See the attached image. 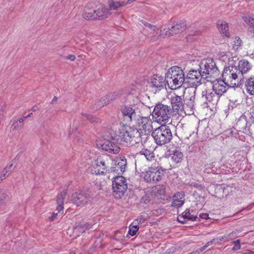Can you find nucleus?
<instances>
[{
  "label": "nucleus",
  "instance_id": "dca6fc26",
  "mask_svg": "<svg viewBox=\"0 0 254 254\" xmlns=\"http://www.w3.org/2000/svg\"><path fill=\"white\" fill-rule=\"evenodd\" d=\"M170 102L171 104V110L173 113H178L179 110H182L184 109V100L182 96L177 95H174L170 98Z\"/></svg>",
  "mask_w": 254,
  "mask_h": 254
},
{
  "label": "nucleus",
  "instance_id": "58836bf2",
  "mask_svg": "<svg viewBox=\"0 0 254 254\" xmlns=\"http://www.w3.org/2000/svg\"><path fill=\"white\" fill-rule=\"evenodd\" d=\"M138 229V225L137 224H135L129 228L128 233L131 236H134Z\"/></svg>",
  "mask_w": 254,
  "mask_h": 254
},
{
  "label": "nucleus",
  "instance_id": "2f4dec72",
  "mask_svg": "<svg viewBox=\"0 0 254 254\" xmlns=\"http://www.w3.org/2000/svg\"><path fill=\"white\" fill-rule=\"evenodd\" d=\"M94 10L93 11H85L83 13V17L86 20H95V16Z\"/></svg>",
  "mask_w": 254,
  "mask_h": 254
},
{
  "label": "nucleus",
  "instance_id": "aec40b11",
  "mask_svg": "<svg viewBox=\"0 0 254 254\" xmlns=\"http://www.w3.org/2000/svg\"><path fill=\"white\" fill-rule=\"evenodd\" d=\"M252 65L250 63L246 60H242L239 62L238 66H237V72L239 74L244 77V74L247 73L251 70Z\"/></svg>",
  "mask_w": 254,
  "mask_h": 254
},
{
  "label": "nucleus",
  "instance_id": "412c9836",
  "mask_svg": "<svg viewBox=\"0 0 254 254\" xmlns=\"http://www.w3.org/2000/svg\"><path fill=\"white\" fill-rule=\"evenodd\" d=\"M95 20H103L107 18L110 15L108 8L102 7L97 10H94Z\"/></svg>",
  "mask_w": 254,
  "mask_h": 254
},
{
  "label": "nucleus",
  "instance_id": "393cba45",
  "mask_svg": "<svg viewBox=\"0 0 254 254\" xmlns=\"http://www.w3.org/2000/svg\"><path fill=\"white\" fill-rule=\"evenodd\" d=\"M66 191L64 190L60 194H59L57 196V210L59 212H60L61 211L63 210L64 206V199L65 196L66 195Z\"/></svg>",
  "mask_w": 254,
  "mask_h": 254
},
{
  "label": "nucleus",
  "instance_id": "473e14b6",
  "mask_svg": "<svg viewBox=\"0 0 254 254\" xmlns=\"http://www.w3.org/2000/svg\"><path fill=\"white\" fill-rule=\"evenodd\" d=\"M12 166V164H11L8 165L3 169L1 172V175H2L4 178H6V176H8V175L11 173L12 171L11 169Z\"/></svg>",
  "mask_w": 254,
  "mask_h": 254
},
{
  "label": "nucleus",
  "instance_id": "4be33fe9",
  "mask_svg": "<svg viewBox=\"0 0 254 254\" xmlns=\"http://www.w3.org/2000/svg\"><path fill=\"white\" fill-rule=\"evenodd\" d=\"M217 28L220 33L223 36H226L227 37H229L230 36L228 24L226 21H219L217 23Z\"/></svg>",
  "mask_w": 254,
  "mask_h": 254
},
{
  "label": "nucleus",
  "instance_id": "a18cd8bd",
  "mask_svg": "<svg viewBox=\"0 0 254 254\" xmlns=\"http://www.w3.org/2000/svg\"><path fill=\"white\" fill-rule=\"evenodd\" d=\"M243 19L246 22L250 23V24H251V25H253L254 24V18L249 17H247V16H244L243 17Z\"/></svg>",
  "mask_w": 254,
  "mask_h": 254
},
{
  "label": "nucleus",
  "instance_id": "39448f33",
  "mask_svg": "<svg viewBox=\"0 0 254 254\" xmlns=\"http://www.w3.org/2000/svg\"><path fill=\"white\" fill-rule=\"evenodd\" d=\"M237 66L229 65L224 68L222 74V79L230 85V87H239L241 84V80L244 77L238 74Z\"/></svg>",
  "mask_w": 254,
  "mask_h": 254
},
{
  "label": "nucleus",
  "instance_id": "f8f14e48",
  "mask_svg": "<svg viewBox=\"0 0 254 254\" xmlns=\"http://www.w3.org/2000/svg\"><path fill=\"white\" fill-rule=\"evenodd\" d=\"M109 165V160L103 157H99L95 161V164L93 165L91 168V172L92 174L96 175H103L105 172L107 171V167Z\"/></svg>",
  "mask_w": 254,
  "mask_h": 254
},
{
  "label": "nucleus",
  "instance_id": "b1692460",
  "mask_svg": "<svg viewBox=\"0 0 254 254\" xmlns=\"http://www.w3.org/2000/svg\"><path fill=\"white\" fill-rule=\"evenodd\" d=\"M245 85L246 91L250 95H254V76L247 79Z\"/></svg>",
  "mask_w": 254,
  "mask_h": 254
},
{
  "label": "nucleus",
  "instance_id": "774afa93",
  "mask_svg": "<svg viewBox=\"0 0 254 254\" xmlns=\"http://www.w3.org/2000/svg\"><path fill=\"white\" fill-rule=\"evenodd\" d=\"M25 119H24V117L23 118H20L18 120V121L19 123H22L23 122V121L25 120Z\"/></svg>",
  "mask_w": 254,
  "mask_h": 254
},
{
  "label": "nucleus",
  "instance_id": "864d4df0",
  "mask_svg": "<svg viewBox=\"0 0 254 254\" xmlns=\"http://www.w3.org/2000/svg\"><path fill=\"white\" fill-rule=\"evenodd\" d=\"M65 59L69 60L71 61H73L75 60V56L73 55H70L66 57Z\"/></svg>",
  "mask_w": 254,
  "mask_h": 254
},
{
  "label": "nucleus",
  "instance_id": "7ed1b4c3",
  "mask_svg": "<svg viewBox=\"0 0 254 254\" xmlns=\"http://www.w3.org/2000/svg\"><path fill=\"white\" fill-rule=\"evenodd\" d=\"M166 81L171 90L176 89L185 84V77L182 69L178 66L170 68L166 74Z\"/></svg>",
  "mask_w": 254,
  "mask_h": 254
},
{
  "label": "nucleus",
  "instance_id": "6ab92c4d",
  "mask_svg": "<svg viewBox=\"0 0 254 254\" xmlns=\"http://www.w3.org/2000/svg\"><path fill=\"white\" fill-rule=\"evenodd\" d=\"M186 27V21L180 20L173 23L171 28H169V34L172 36L180 33L185 30Z\"/></svg>",
  "mask_w": 254,
  "mask_h": 254
},
{
  "label": "nucleus",
  "instance_id": "a211bd4d",
  "mask_svg": "<svg viewBox=\"0 0 254 254\" xmlns=\"http://www.w3.org/2000/svg\"><path fill=\"white\" fill-rule=\"evenodd\" d=\"M202 95L207 102L212 105H216L220 98V96L212 88L205 89L202 91Z\"/></svg>",
  "mask_w": 254,
  "mask_h": 254
},
{
  "label": "nucleus",
  "instance_id": "8fccbe9b",
  "mask_svg": "<svg viewBox=\"0 0 254 254\" xmlns=\"http://www.w3.org/2000/svg\"><path fill=\"white\" fill-rule=\"evenodd\" d=\"M102 101L105 105H107L110 103V100H109V98L107 96V95L105 97H103L102 98Z\"/></svg>",
  "mask_w": 254,
  "mask_h": 254
},
{
  "label": "nucleus",
  "instance_id": "c756f323",
  "mask_svg": "<svg viewBox=\"0 0 254 254\" xmlns=\"http://www.w3.org/2000/svg\"><path fill=\"white\" fill-rule=\"evenodd\" d=\"M139 154L144 155L147 160H151L154 158L153 152L147 149H142L139 153Z\"/></svg>",
  "mask_w": 254,
  "mask_h": 254
},
{
  "label": "nucleus",
  "instance_id": "79ce46f5",
  "mask_svg": "<svg viewBox=\"0 0 254 254\" xmlns=\"http://www.w3.org/2000/svg\"><path fill=\"white\" fill-rule=\"evenodd\" d=\"M185 196V193L184 191H178L174 194L173 195V197H175L176 199H181L183 197Z\"/></svg>",
  "mask_w": 254,
  "mask_h": 254
},
{
  "label": "nucleus",
  "instance_id": "f03ea898",
  "mask_svg": "<svg viewBox=\"0 0 254 254\" xmlns=\"http://www.w3.org/2000/svg\"><path fill=\"white\" fill-rule=\"evenodd\" d=\"M139 130L124 125L119 128L118 133L116 135L117 139H114L119 144L126 146H132L139 141Z\"/></svg>",
  "mask_w": 254,
  "mask_h": 254
},
{
  "label": "nucleus",
  "instance_id": "a19ab883",
  "mask_svg": "<svg viewBox=\"0 0 254 254\" xmlns=\"http://www.w3.org/2000/svg\"><path fill=\"white\" fill-rule=\"evenodd\" d=\"M248 35L249 37L254 39V24L251 25L248 29Z\"/></svg>",
  "mask_w": 254,
  "mask_h": 254
},
{
  "label": "nucleus",
  "instance_id": "c85d7f7f",
  "mask_svg": "<svg viewBox=\"0 0 254 254\" xmlns=\"http://www.w3.org/2000/svg\"><path fill=\"white\" fill-rule=\"evenodd\" d=\"M192 212H190V209H187L182 213V216H181V218H183V219H187L191 221H195L197 218V217L192 214Z\"/></svg>",
  "mask_w": 254,
  "mask_h": 254
},
{
  "label": "nucleus",
  "instance_id": "1a4fd4ad",
  "mask_svg": "<svg viewBox=\"0 0 254 254\" xmlns=\"http://www.w3.org/2000/svg\"><path fill=\"white\" fill-rule=\"evenodd\" d=\"M142 174L146 182L155 184L162 179L164 175V170L161 167H151Z\"/></svg>",
  "mask_w": 254,
  "mask_h": 254
},
{
  "label": "nucleus",
  "instance_id": "052dcab7",
  "mask_svg": "<svg viewBox=\"0 0 254 254\" xmlns=\"http://www.w3.org/2000/svg\"><path fill=\"white\" fill-rule=\"evenodd\" d=\"M199 32L197 31H196L195 32H191L190 34H189L190 36H193V35H196L198 34Z\"/></svg>",
  "mask_w": 254,
  "mask_h": 254
},
{
  "label": "nucleus",
  "instance_id": "4d7b16f0",
  "mask_svg": "<svg viewBox=\"0 0 254 254\" xmlns=\"http://www.w3.org/2000/svg\"><path fill=\"white\" fill-rule=\"evenodd\" d=\"M177 220L179 222H180V223H181L182 224H185V219H183V218H181V216L178 217Z\"/></svg>",
  "mask_w": 254,
  "mask_h": 254
},
{
  "label": "nucleus",
  "instance_id": "72a5a7b5",
  "mask_svg": "<svg viewBox=\"0 0 254 254\" xmlns=\"http://www.w3.org/2000/svg\"><path fill=\"white\" fill-rule=\"evenodd\" d=\"M105 106L102 99L97 100L92 105V109L98 110Z\"/></svg>",
  "mask_w": 254,
  "mask_h": 254
},
{
  "label": "nucleus",
  "instance_id": "e433bc0d",
  "mask_svg": "<svg viewBox=\"0 0 254 254\" xmlns=\"http://www.w3.org/2000/svg\"><path fill=\"white\" fill-rule=\"evenodd\" d=\"M156 189L158 194L161 196L165 195L166 193V187L165 185H158Z\"/></svg>",
  "mask_w": 254,
  "mask_h": 254
},
{
  "label": "nucleus",
  "instance_id": "20e7f679",
  "mask_svg": "<svg viewBox=\"0 0 254 254\" xmlns=\"http://www.w3.org/2000/svg\"><path fill=\"white\" fill-rule=\"evenodd\" d=\"M199 70L201 71L204 79L208 81H211L215 79L218 74L219 70L213 59L208 58L203 59L198 65Z\"/></svg>",
  "mask_w": 254,
  "mask_h": 254
},
{
  "label": "nucleus",
  "instance_id": "603ef678",
  "mask_svg": "<svg viewBox=\"0 0 254 254\" xmlns=\"http://www.w3.org/2000/svg\"><path fill=\"white\" fill-rule=\"evenodd\" d=\"M204 172L206 173H214L215 171L212 168L208 166L205 168Z\"/></svg>",
  "mask_w": 254,
  "mask_h": 254
},
{
  "label": "nucleus",
  "instance_id": "c03bdc74",
  "mask_svg": "<svg viewBox=\"0 0 254 254\" xmlns=\"http://www.w3.org/2000/svg\"><path fill=\"white\" fill-rule=\"evenodd\" d=\"M233 243L234 244V246L232 249L233 250L236 251L241 249L240 241L239 240L233 241Z\"/></svg>",
  "mask_w": 254,
  "mask_h": 254
},
{
  "label": "nucleus",
  "instance_id": "2eb2a0df",
  "mask_svg": "<svg viewBox=\"0 0 254 254\" xmlns=\"http://www.w3.org/2000/svg\"><path fill=\"white\" fill-rule=\"evenodd\" d=\"M212 89L220 97L230 87V85L226 84L225 81L220 78L212 81Z\"/></svg>",
  "mask_w": 254,
  "mask_h": 254
},
{
  "label": "nucleus",
  "instance_id": "f3484780",
  "mask_svg": "<svg viewBox=\"0 0 254 254\" xmlns=\"http://www.w3.org/2000/svg\"><path fill=\"white\" fill-rule=\"evenodd\" d=\"M114 139H117V137L115 135L114 137H112L111 140H106L102 145V149L109 153L113 154H117L119 152L120 148L117 144L118 143L116 140Z\"/></svg>",
  "mask_w": 254,
  "mask_h": 254
},
{
  "label": "nucleus",
  "instance_id": "6e6d98bb",
  "mask_svg": "<svg viewBox=\"0 0 254 254\" xmlns=\"http://www.w3.org/2000/svg\"><path fill=\"white\" fill-rule=\"evenodd\" d=\"M204 248L201 247L199 248L198 249L196 250L195 251L192 252L193 254H199L201 252L203 251Z\"/></svg>",
  "mask_w": 254,
  "mask_h": 254
},
{
  "label": "nucleus",
  "instance_id": "a878e982",
  "mask_svg": "<svg viewBox=\"0 0 254 254\" xmlns=\"http://www.w3.org/2000/svg\"><path fill=\"white\" fill-rule=\"evenodd\" d=\"M91 227V225L85 222H80L77 224V223L75 224V226L74 227V230L78 233H83L86 230L89 229Z\"/></svg>",
  "mask_w": 254,
  "mask_h": 254
},
{
  "label": "nucleus",
  "instance_id": "0e129e2a",
  "mask_svg": "<svg viewBox=\"0 0 254 254\" xmlns=\"http://www.w3.org/2000/svg\"><path fill=\"white\" fill-rule=\"evenodd\" d=\"M23 127L22 125L14 126V129H21Z\"/></svg>",
  "mask_w": 254,
  "mask_h": 254
},
{
  "label": "nucleus",
  "instance_id": "3c124183",
  "mask_svg": "<svg viewBox=\"0 0 254 254\" xmlns=\"http://www.w3.org/2000/svg\"><path fill=\"white\" fill-rule=\"evenodd\" d=\"M107 96L109 98L110 102L113 101L116 98L117 95L115 93H110L107 95Z\"/></svg>",
  "mask_w": 254,
  "mask_h": 254
},
{
  "label": "nucleus",
  "instance_id": "bf43d9fd",
  "mask_svg": "<svg viewBox=\"0 0 254 254\" xmlns=\"http://www.w3.org/2000/svg\"><path fill=\"white\" fill-rule=\"evenodd\" d=\"M241 254H254V252L248 251L247 252L242 253Z\"/></svg>",
  "mask_w": 254,
  "mask_h": 254
},
{
  "label": "nucleus",
  "instance_id": "cd10ccee",
  "mask_svg": "<svg viewBox=\"0 0 254 254\" xmlns=\"http://www.w3.org/2000/svg\"><path fill=\"white\" fill-rule=\"evenodd\" d=\"M126 5L125 1H110L109 2V9L110 10H117L119 7Z\"/></svg>",
  "mask_w": 254,
  "mask_h": 254
},
{
  "label": "nucleus",
  "instance_id": "e2e57ef3",
  "mask_svg": "<svg viewBox=\"0 0 254 254\" xmlns=\"http://www.w3.org/2000/svg\"><path fill=\"white\" fill-rule=\"evenodd\" d=\"M38 109H39V108L37 106H34L31 109V110L33 112H35L37 110H38Z\"/></svg>",
  "mask_w": 254,
  "mask_h": 254
},
{
  "label": "nucleus",
  "instance_id": "338daca9",
  "mask_svg": "<svg viewBox=\"0 0 254 254\" xmlns=\"http://www.w3.org/2000/svg\"><path fill=\"white\" fill-rule=\"evenodd\" d=\"M57 99H58L57 97L56 96H55L53 98V100H52V101L51 102V104H53L54 103V102H55V101H56L57 100Z\"/></svg>",
  "mask_w": 254,
  "mask_h": 254
},
{
  "label": "nucleus",
  "instance_id": "9d476101",
  "mask_svg": "<svg viewBox=\"0 0 254 254\" xmlns=\"http://www.w3.org/2000/svg\"><path fill=\"white\" fill-rule=\"evenodd\" d=\"M136 126L142 133L147 132L150 133L154 130L153 127V122L149 117H140L136 120Z\"/></svg>",
  "mask_w": 254,
  "mask_h": 254
},
{
  "label": "nucleus",
  "instance_id": "09e8293b",
  "mask_svg": "<svg viewBox=\"0 0 254 254\" xmlns=\"http://www.w3.org/2000/svg\"><path fill=\"white\" fill-rule=\"evenodd\" d=\"M223 239V237L221 238H217L215 239H213L212 240L209 241V243L213 244H218L221 241H222Z\"/></svg>",
  "mask_w": 254,
  "mask_h": 254
},
{
  "label": "nucleus",
  "instance_id": "13d9d810",
  "mask_svg": "<svg viewBox=\"0 0 254 254\" xmlns=\"http://www.w3.org/2000/svg\"><path fill=\"white\" fill-rule=\"evenodd\" d=\"M58 213H53L52 216L51 217H50V219H51V221H53L57 216Z\"/></svg>",
  "mask_w": 254,
  "mask_h": 254
},
{
  "label": "nucleus",
  "instance_id": "69168bd1",
  "mask_svg": "<svg viewBox=\"0 0 254 254\" xmlns=\"http://www.w3.org/2000/svg\"><path fill=\"white\" fill-rule=\"evenodd\" d=\"M136 0H128L127 1H125V3H126V5H127V4H131L132 2H133V1H135Z\"/></svg>",
  "mask_w": 254,
  "mask_h": 254
},
{
  "label": "nucleus",
  "instance_id": "37998d69",
  "mask_svg": "<svg viewBox=\"0 0 254 254\" xmlns=\"http://www.w3.org/2000/svg\"><path fill=\"white\" fill-rule=\"evenodd\" d=\"M169 28L166 30L165 29L161 30L160 31V34L158 36V37H164L165 36H172V34H169Z\"/></svg>",
  "mask_w": 254,
  "mask_h": 254
},
{
  "label": "nucleus",
  "instance_id": "5701e85b",
  "mask_svg": "<svg viewBox=\"0 0 254 254\" xmlns=\"http://www.w3.org/2000/svg\"><path fill=\"white\" fill-rule=\"evenodd\" d=\"M126 162L120 160L115 167L111 168V172L116 173L118 175L122 174L126 169Z\"/></svg>",
  "mask_w": 254,
  "mask_h": 254
},
{
  "label": "nucleus",
  "instance_id": "ea45409f",
  "mask_svg": "<svg viewBox=\"0 0 254 254\" xmlns=\"http://www.w3.org/2000/svg\"><path fill=\"white\" fill-rule=\"evenodd\" d=\"M140 21L145 26L148 27L150 30H152L153 31H155L157 29V27L155 25L150 24L144 20H141Z\"/></svg>",
  "mask_w": 254,
  "mask_h": 254
},
{
  "label": "nucleus",
  "instance_id": "680f3d73",
  "mask_svg": "<svg viewBox=\"0 0 254 254\" xmlns=\"http://www.w3.org/2000/svg\"><path fill=\"white\" fill-rule=\"evenodd\" d=\"M212 243H209V241L207 242V243L203 247H202V248H204V250H205L207 247L210 246L211 245H212Z\"/></svg>",
  "mask_w": 254,
  "mask_h": 254
},
{
  "label": "nucleus",
  "instance_id": "6e6552de",
  "mask_svg": "<svg viewBox=\"0 0 254 254\" xmlns=\"http://www.w3.org/2000/svg\"><path fill=\"white\" fill-rule=\"evenodd\" d=\"M113 194L116 198H121L127 191V185L125 178L122 176L114 177L112 182Z\"/></svg>",
  "mask_w": 254,
  "mask_h": 254
},
{
  "label": "nucleus",
  "instance_id": "5fc2aeb1",
  "mask_svg": "<svg viewBox=\"0 0 254 254\" xmlns=\"http://www.w3.org/2000/svg\"><path fill=\"white\" fill-rule=\"evenodd\" d=\"M199 217L202 219H207L209 218L207 213H200L199 215Z\"/></svg>",
  "mask_w": 254,
  "mask_h": 254
},
{
  "label": "nucleus",
  "instance_id": "f704fd0d",
  "mask_svg": "<svg viewBox=\"0 0 254 254\" xmlns=\"http://www.w3.org/2000/svg\"><path fill=\"white\" fill-rule=\"evenodd\" d=\"M233 48L238 50L242 45L243 42L239 37L236 36L234 40Z\"/></svg>",
  "mask_w": 254,
  "mask_h": 254
},
{
  "label": "nucleus",
  "instance_id": "4468645a",
  "mask_svg": "<svg viewBox=\"0 0 254 254\" xmlns=\"http://www.w3.org/2000/svg\"><path fill=\"white\" fill-rule=\"evenodd\" d=\"M134 107L131 106H125L121 109L124 120L127 124H129L133 121H136L137 120V116Z\"/></svg>",
  "mask_w": 254,
  "mask_h": 254
},
{
  "label": "nucleus",
  "instance_id": "de8ad7c7",
  "mask_svg": "<svg viewBox=\"0 0 254 254\" xmlns=\"http://www.w3.org/2000/svg\"><path fill=\"white\" fill-rule=\"evenodd\" d=\"M190 186H192L196 189H197L198 190H201L203 189V186L201 185V184H199L198 183H193V182H192L191 184H190Z\"/></svg>",
  "mask_w": 254,
  "mask_h": 254
},
{
  "label": "nucleus",
  "instance_id": "ddd939ff",
  "mask_svg": "<svg viewBox=\"0 0 254 254\" xmlns=\"http://www.w3.org/2000/svg\"><path fill=\"white\" fill-rule=\"evenodd\" d=\"M149 84V87L155 92L160 91L166 86L167 84L166 77L164 78V77L159 74L154 75L151 77Z\"/></svg>",
  "mask_w": 254,
  "mask_h": 254
},
{
  "label": "nucleus",
  "instance_id": "9b49d317",
  "mask_svg": "<svg viewBox=\"0 0 254 254\" xmlns=\"http://www.w3.org/2000/svg\"><path fill=\"white\" fill-rule=\"evenodd\" d=\"M73 203L77 206H83L90 203L93 199L90 192L85 191L76 192L72 195Z\"/></svg>",
  "mask_w": 254,
  "mask_h": 254
},
{
  "label": "nucleus",
  "instance_id": "bb28decb",
  "mask_svg": "<svg viewBox=\"0 0 254 254\" xmlns=\"http://www.w3.org/2000/svg\"><path fill=\"white\" fill-rule=\"evenodd\" d=\"M183 154L179 150L175 149L171 154L172 159L176 163L181 162L183 160Z\"/></svg>",
  "mask_w": 254,
  "mask_h": 254
},
{
  "label": "nucleus",
  "instance_id": "49530a36",
  "mask_svg": "<svg viewBox=\"0 0 254 254\" xmlns=\"http://www.w3.org/2000/svg\"><path fill=\"white\" fill-rule=\"evenodd\" d=\"M145 220H146L145 218H144V217H143L142 216H140L139 218L135 219L133 221V223H134L135 224L138 225L139 224H141V223H143L144 222H145Z\"/></svg>",
  "mask_w": 254,
  "mask_h": 254
},
{
  "label": "nucleus",
  "instance_id": "4c0bfd02",
  "mask_svg": "<svg viewBox=\"0 0 254 254\" xmlns=\"http://www.w3.org/2000/svg\"><path fill=\"white\" fill-rule=\"evenodd\" d=\"M184 203V200H181L178 199H174L171 206L174 207H180Z\"/></svg>",
  "mask_w": 254,
  "mask_h": 254
},
{
  "label": "nucleus",
  "instance_id": "f257e3e1",
  "mask_svg": "<svg viewBox=\"0 0 254 254\" xmlns=\"http://www.w3.org/2000/svg\"><path fill=\"white\" fill-rule=\"evenodd\" d=\"M202 79H204V76L202 75L201 71L199 70V67L196 69H191L185 77V84L190 87L187 89L184 92L185 94L189 93L190 95L189 97L190 107L193 106L196 88L201 84Z\"/></svg>",
  "mask_w": 254,
  "mask_h": 254
},
{
  "label": "nucleus",
  "instance_id": "423d86ee",
  "mask_svg": "<svg viewBox=\"0 0 254 254\" xmlns=\"http://www.w3.org/2000/svg\"><path fill=\"white\" fill-rule=\"evenodd\" d=\"M151 136L159 146L169 143L173 138L172 131L169 127L166 125H161L155 128L152 132Z\"/></svg>",
  "mask_w": 254,
  "mask_h": 254
},
{
  "label": "nucleus",
  "instance_id": "0eeeda50",
  "mask_svg": "<svg viewBox=\"0 0 254 254\" xmlns=\"http://www.w3.org/2000/svg\"><path fill=\"white\" fill-rule=\"evenodd\" d=\"M173 114L170 106L159 103L155 106L152 116L157 122L162 123L168 122Z\"/></svg>",
  "mask_w": 254,
  "mask_h": 254
},
{
  "label": "nucleus",
  "instance_id": "7c9ffc66",
  "mask_svg": "<svg viewBox=\"0 0 254 254\" xmlns=\"http://www.w3.org/2000/svg\"><path fill=\"white\" fill-rule=\"evenodd\" d=\"M149 134L150 133H147V132H143V133H142L141 131H139V135L138 136L139 139H139V141L137 142V144L139 142H141L142 144L145 143L148 138L149 137Z\"/></svg>",
  "mask_w": 254,
  "mask_h": 254
},
{
  "label": "nucleus",
  "instance_id": "c9c22d12",
  "mask_svg": "<svg viewBox=\"0 0 254 254\" xmlns=\"http://www.w3.org/2000/svg\"><path fill=\"white\" fill-rule=\"evenodd\" d=\"M82 116L92 123H98L100 122V120L99 119L96 118L95 117H93L91 115L83 113Z\"/></svg>",
  "mask_w": 254,
  "mask_h": 254
}]
</instances>
